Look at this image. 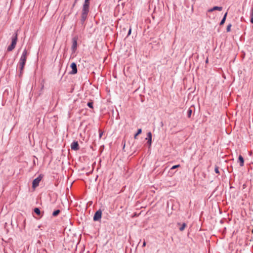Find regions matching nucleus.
Returning a JSON list of instances; mask_svg holds the SVG:
<instances>
[{
  "label": "nucleus",
  "instance_id": "nucleus-20",
  "mask_svg": "<svg viewBox=\"0 0 253 253\" xmlns=\"http://www.w3.org/2000/svg\"><path fill=\"white\" fill-rule=\"evenodd\" d=\"M179 167H180V165H175V166H172V168H171V169H176V168H179Z\"/></svg>",
  "mask_w": 253,
  "mask_h": 253
},
{
  "label": "nucleus",
  "instance_id": "nucleus-5",
  "mask_svg": "<svg viewBox=\"0 0 253 253\" xmlns=\"http://www.w3.org/2000/svg\"><path fill=\"white\" fill-rule=\"evenodd\" d=\"M70 67L72 69V71L70 72V74L74 75L77 73L78 70L77 68L76 64L74 62H73L71 65Z\"/></svg>",
  "mask_w": 253,
  "mask_h": 253
},
{
  "label": "nucleus",
  "instance_id": "nucleus-17",
  "mask_svg": "<svg viewBox=\"0 0 253 253\" xmlns=\"http://www.w3.org/2000/svg\"><path fill=\"white\" fill-rule=\"evenodd\" d=\"M231 26H232L231 24H228V25L227 27V29H226L227 32H229L231 31Z\"/></svg>",
  "mask_w": 253,
  "mask_h": 253
},
{
  "label": "nucleus",
  "instance_id": "nucleus-21",
  "mask_svg": "<svg viewBox=\"0 0 253 253\" xmlns=\"http://www.w3.org/2000/svg\"><path fill=\"white\" fill-rule=\"evenodd\" d=\"M214 171H215V172L216 173H219V170H218V167H217L215 168Z\"/></svg>",
  "mask_w": 253,
  "mask_h": 253
},
{
  "label": "nucleus",
  "instance_id": "nucleus-12",
  "mask_svg": "<svg viewBox=\"0 0 253 253\" xmlns=\"http://www.w3.org/2000/svg\"><path fill=\"white\" fill-rule=\"evenodd\" d=\"M227 14V12L224 14L223 18H222V20L221 21V22L220 23V25H222L224 23L225 20H226Z\"/></svg>",
  "mask_w": 253,
  "mask_h": 253
},
{
  "label": "nucleus",
  "instance_id": "nucleus-24",
  "mask_svg": "<svg viewBox=\"0 0 253 253\" xmlns=\"http://www.w3.org/2000/svg\"><path fill=\"white\" fill-rule=\"evenodd\" d=\"M146 242L145 241H144L143 243V247H144L145 246H146Z\"/></svg>",
  "mask_w": 253,
  "mask_h": 253
},
{
  "label": "nucleus",
  "instance_id": "nucleus-8",
  "mask_svg": "<svg viewBox=\"0 0 253 253\" xmlns=\"http://www.w3.org/2000/svg\"><path fill=\"white\" fill-rule=\"evenodd\" d=\"M77 40L76 39V38H74L73 39V44H72V49L73 51H75L76 50V48H77Z\"/></svg>",
  "mask_w": 253,
  "mask_h": 253
},
{
  "label": "nucleus",
  "instance_id": "nucleus-9",
  "mask_svg": "<svg viewBox=\"0 0 253 253\" xmlns=\"http://www.w3.org/2000/svg\"><path fill=\"white\" fill-rule=\"evenodd\" d=\"M147 137L146 138V139H148V143H149V145L150 146L152 142V133L151 132H149L147 133Z\"/></svg>",
  "mask_w": 253,
  "mask_h": 253
},
{
  "label": "nucleus",
  "instance_id": "nucleus-22",
  "mask_svg": "<svg viewBox=\"0 0 253 253\" xmlns=\"http://www.w3.org/2000/svg\"><path fill=\"white\" fill-rule=\"evenodd\" d=\"M103 134V132L100 130L99 131V138H101V137H102Z\"/></svg>",
  "mask_w": 253,
  "mask_h": 253
},
{
  "label": "nucleus",
  "instance_id": "nucleus-13",
  "mask_svg": "<svg viewBox=\"0 0 253 253\" xmlns=\"http://www.w3.org/2000/svg\"><path fill=\"white\" fill-rule=\"evenodd\" d=\"M142 132V130L141 128H139L137 130V133L134 135V139H137V135H138L139 134H140Z\"/></svg>",
  "mask_w": 253,
  "mask_h": 253
},
{
  "label": "nucleus",
  "instance_id": "nucleus-14",
  "mask_svg": "<svg viewBox=\"0 0 253 253\" xmlns=\"http://www.w3.org/2000/svg\"><path fill=\"white\" fill-rule=\"evenodd\" d=\"M60 212L59 210H56L52 213V215L53 216H56Z\"/></svg>",
  "mask_w": 253,
  "mask_h": 253
},
{
  "label": "nucleus",
  "instance_id": "nucleus-7",
  "mask_svg": "<svg viewBox=\"0 0 253 253\" xmlns=\"http://www.w3.org/2000/svg\"><path fill=\"white\" fill-rule=\"evenodd\" d=\"M71 148L74 150H78L79 149V146L77 141L73 142L71 145Z\"/></svg>",
  "mask_w": 253,
  "mask_h": 253
},
{
  "label": "nucleus",
  "instance_id": "nucleus-19",
  "mask_svg": "<svg viewBox=\"0 0 253 253\" xmlns=\"http://www.w3.org/2000/svg\"><path fill=\"white\" fill-rule=\"evenodd\" d=\"M192 114V110L191 109H189L188 111V117L190 118L191 117Z\"/></svg>",
  "mask_w": 253,
  "mask_h": 253
},
{
  "label": "nucleus",
  "instance_id": "nucleus-2",
  "mask_svg": "<svg viewBox=\"0 0 253 253\" xmlns=\"http://www.w3.org/2000/svg\"><path fill=\"white\" fill-rule=\"evenodd\" d=\"M89 3L84 2V4L83 6V9L82 11V19L81 20L82 22H84L86 19L87 14L89 12Z\"/></svg>",
  "mask_w": 253,
  "mask_h": 253
},
{
  "label": "nucleus",
  "instance_id": "nucleus-10",
  "mask_svg": "<svg viewBox=\"0 0 253 253\" xmlns=\"http://www.w3.org/2000/svg\"><path fill=\"white\" fill-rule=\"evenodd\" d=\"M222 7H220V6H214L213 8L209 9L208 10L209 12H212L214 10H218V11H221L222 10Z\"/></svg>",
  "mask_w": 253,
  "mask_h": 253
},
{
  "label": "nucleus",
  "instance_id": "nucleus-23",
  "mask_svg": "<svg viewBox=\"0 0 253 253\" xmlns=\"http://www.w3.org/2000/svg\"><path fill=\"white\" fill-rule=\"evenodd\" d=\"M251 22L253 23V16H251Z\"/></svg>",
  "mask_w": 253,
  "mask_h": 253
},
{
  "label": "nucleus",
  "instance_id": "nucleus-18",
  "mask_svg": "<svg viewBox=\"0 0 253 253\" xmlns=\"http://www.w3.org/2000/svg\"><path fill=\"white\" fill-rule=\"evenodd\" d=\"M87 106L90 108H93V102H89L87 103Z\"/></svg>",
  "mask_w": 253,
  "mask_h": 253
},
{
  "label": "nucleus",
  "instance_id": "nucleus-16",
  "mask_svg": "<svg viewBox=\"0 0 253 253\" xmlns=\"http://www.w3.org/2000/svg\"><path fill=\"white\" fill-rule=\"evenodd\" d=\"M34 211H35V212L36 214H38V215H40V214L41 211H40V209H38V208H35V209H34Z\"/></svg>",
  "mask_w": 253,
  "mask_h": 253
},
{
  "label": "nucleus",
  "instance_id": "nucleus-15",
  "mask_svg": "<svg viewBox=\"0 0 253 253\" xmlns=\"http://www.w3.org/2000/svg\"><path fill=\"white\" fill-rule=\"evenodd\" d=\"M186 227V224L185 223H183L182 225V226L179 228V230L181 231H182L184 230L185 227Z\"/></svg>",
  "mask_w": 253,
  "mask_h": 253
},
{
  "label": "nucleus",
  "instance_id": "nucleus-4",
  "mask_svg": "<svg viewBox=\"0 0 253 253\" xmlns=\"http://www.w3.org/2000/svg\"><path fill=\"white\" fill-rule=\"evenodd\" d=\"M102 216V211L101 210L97 211L94 214L93 216V220L94 221H98L101 219Z\"/></svg>",
  "mask_w": 253,
  "mask_h": 253
},
{
  "label": "nucleus",
  "instance_id": "nucleus-1",
  "mask_svg": "<svg viewBox=\"0 0 253 253\" xmlns=\"http://www.w3.org/2000/svg\"><path fill=\"white\" fill-rule=\"evenodd\" d=\"M28 55V52H27V50L26 49H25L23 52V53L21 55V57L20 59V61L19 62V66H20V70L21 73H22V71H23V70L24 69Z\"/></svg>",
  "mask_w": 253,
  "mask_h": 253
},
{
  "label": "nucleus",
  "instance_id": "nucleus-11",
  "mask_svg": "<svg viewBox=\"0 0 253 253\" xmlns=\"http://www.w3.org/2000/svg\"><path fill=\"white\" fill-rule=\"evenodd\" d=\"M238 161L240 162V166L241 167H243L244 166V160L243 157L241 155L239 156Z\"/></svg>",
  "mask_w": 253,
  "mask_h": 253
},
{
  "label": "nucleus",
  "instance_id": "nucleus-25",
  "mask_svg": "<svg viewBox=\"0 0 253 253\" xmlns=\"http://www.w3.org/2000/svg\"><path fill=\"white\" fill-rule=\"evenodd\" d=\"M90 0H85L84 2L87 3H89Z\"/></svg>",
  "mask_w": 253,
  "mask_h": 253
},
{
  "label": "nucleus",
  "instance_id": "nucleus-6",
  "mask_svg": "<svg viewBox=\"0 0 253 253\" xmlns=\"http://www.w3.org/2000/svg\"><path fill=\"white\" fill-rule=\"evenodd\" d=\"M41 180L42 177L40 176L37 177V178L35 179L33 181V187L34 188L37 187L39 185V182L41 181Z\"/></svg>",
  "mask_w": 253,
  "mask_h": 253
},
{
  "label": "nucleus",
  "instance_id": "nucleus-3",
  "mask_svg": "<svg viewBox=\"0 0 253 253\" xmlns=\"http://www.w3.org/2000/svg\"><path fill=\"white\" fill-rule=\"evenodd\" d=\"M11 44L7 47V51H12L15 47L17 41V34L15 33V35L12 37Z\"/></svg>",
  "mask_w": 253,
  "mask_h": 253
},
{
  "label": "nucleus",
  "instance_id": "nucleus-26",
  "mask_svg": "<svg viewBox=\"0 0 253 253\" xmlns=\"http://www.w3.org/2000/svg\"><path fill=\"white\" fill-rule=\"evenodd\" d=\"M130 33H131V29H130L129 30L128 35H130Z\"/></svg>",
  "mask_w": 253,
  "mask_h": 253
}]
</instances>
